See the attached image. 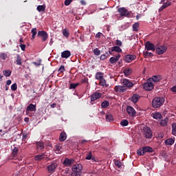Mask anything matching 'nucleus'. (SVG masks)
<instances>
[{"instance_id": "4", "label": "nucleus", "mask_w": 176, "mask_h": 176, "mask_svg": "<svg viewBox=\"0 0 176 176\" xmlns=\"http://www.w3.org/2000/svg\"><path fill=\"white\" fill-rule=\"evenodd\" d=\"M142 133H143V135L144 136V138H147V139L152 138V137L153 135V133L152 132V130L151 129V128H149L148 126L143 127Z\"/></svg>"}, {"instance_id": "2", "label": "nucleus", "mask_w": 176, "mask_h": 176, "mask_svg": "<svg viewBox=\"0 0 176 176\" xmlns=\"http://www.w3.org/2000/svg\"><path fill=\"white\" fill-rule=\"evenodd\" d=\"M72 176H82V170L83 166L80 164H77L72 167Z\"/></svg>"}, {"instance_id": "28", "label": "nucleus", "mask_w": 176, "mask_h": 176, "mask_svg": "<svg viewBox=\"0 0 176 176\" xmlns=\"http://www.w3.org/2000/svg\"><path fill=\"white\" fill-rule=\"evenodd\" d=\"M131 72H133V70L130 68H126V69H124V74L125 76H129L131 75Z\"/></svg>"}, {"instance_id": "47", "label": "nucleus", "mask_w": 176, "mask_h": 176, "mask_svg": "<svg viewBox=\"0 0 176 176\" xmlns=\"http://www.w3.org/2000/svg\"><path fill=\"white\" fill-rule=\"evenodd\" d=\"M115 91L117 93H122V89H121V86L120 85H117L114 88Z\"/></svg>"}, {"instance_id": "30", "label": "nucleus", "mask_w": 176, "mask_h": 176, "mask_svg": "<svg viewBox=\"0 0 176 176\" xmlns=\"http://www.w3.org/2000/svg\"><path fill=\"white\" fill-rule=\"evenodd\" d=\"M143 54L145 58H148V57H153V54L152 52H148V51H144Z\"/></svg>"}, {"instance_id": "61", "label": "nucleus", "mask_w": 176, "mask_h": 176, "mask_svg": "<svg viewBox=\"0 0 176 176\" xmlns=\"http://www.w3.org/2000/svg\"><path fill=\"white\" fill-rule=\"evenodd\" d=\"M105 58H107V55L105 54H102L100 56V60H105Z\"/></svg>"}, {"instance_id": "8", "label": "nucleus", "mask_w": 176, "mask_h": 176, "mask_svg": "<svg viewBox=\"0 0 176 176\" xmlns=\"http://www.w3.org/2000/svg\"><path fill=\"white\" fill-rule=\"evenodd\" d=\"M143 89L144 90H146L147 91H151V90H153V83L147 82L143 85Z\"/></svg>"}, {"instance_id": "41", "label": "nucleus", "mask_w": 176, "mask_h": 176, "mask_svg": "<svg viewBox=\"0 0 176 176\" xmlns=\"http://www.w3.org/2000/svg\"><path fill=\"white\" fill-rule=\"evenodd\" d=\"M45 9H46V6H38L37 7L38 12H45Z\"/></svg>"}, {"instance_id": "1", "label": "nucleus", "mask_w": 176, "mask_h": 176, "mask_svg": "<svg viewBox=\"0 0 176 176\" xmlns=\"http://www.w3.org/2000/svg\"><path fill=\"white\" fill-rule=\"evenodd\" d=\"M117 11L119 12L120 19H122V17H127L128 19H130L133 16V12L129 11L124 7L119 8Z\"/></svg>"}, {"instance_id": "54", "label": "nucleus", "mask_w": 176, "mask_h": 176, "mask_svg": "<svg viewBox=\"0 0 176 176\" xmlns=\"http://www.w3.org/2000/svg\"><path fill=\"white\" fill-rule=\"evenodd\" d=\"M72 2V0H65L64 3L65 6H69Z\"/></svg>"}, {"instance_id": "6", "label": "nucleus", "mask_w": 176, "mask_h": 176, "mask_svg": "<svg viewBox=\"0 0 176 176\" xmlns=\"http://www.w3.org/2000/svg\"><path fill=\"white\" fill-rule=\"evenodd\" d=\"M47 168L49 173L53 174V173H54V171H56V169L57 168V163L52 162L51 164L47 166Z\"/></svg>"}, {"instance_id": "59", "label": "nucleus", "mask_w": 176, "mask_h": 176, "mask_svg": "<svg viewBox=\"0 0 176 176\" xmlns=\"http://www.w3.org/2000/svg\"><path fill=\"white\" fill-rule=\"evenodd\" d=\"M19 46H20L21 50H23V52H24L25 50V45L20 44Z\"/></svg>"}, {"instance_id": "13", "label": "nucleus", "mask_w": 176, "mask_h": 176, "mask_svg": "<svg viewBox=\"0 0 176 176\" xmlns=\"http://www.w3.org/2000/svg\"><path fill=\"white\" fill-rule=\"evenodd\" d=\"M36 111V105L33 104H30L26 109V113L28 112H35Z\"/></svg>"}, {"instance_id": "34", "label": "nucleus", "mask_w": 176, "mask_h": 176, "mask_svg": "<svg viewBox=\"0 0 176 176\" xmlns=\"http://www.w3.org/2000/svg\"><path fill=\"white\" fill-rule=\"evenodd\" d=\"M62 33L63 36H65V38H68V36H69V31H68L67 29H63L62 30Z\"/></svg>"}, {"instance_id": "58", "label": "nucleus", "mask_w": 176, "mask_h": 176, "mask_svg": "<svg viewBox=\"0 0 176 176\" xmlns=\"http://www.w3.org/2000/svg\"><path fill=\"white\" fill-rule=\"evenodd\" d=\"M41 60H39V61L38 63L36 62H33L32 64H34V65H36V67H39V65H41Z\"/></svg>"}, {"instance_id": "43", "label": "nucleus", "mask_w": 176, "mask_h": 176, "mask_svg": "<svg viewBox=\"0 0 176 176\" xmlns=\"http://www.w3.org/2000/svg\"><path fill=\"white\" fill-rule=\"evenodd\" d=\"M32 35V39H35V36H36L37 32H36V28H33L32 29L31 31Z\"/></svg>"}, {"instance_id": "5", "label": "nucleus", "mask_w": 176, "mask_h": 176, "mask_svg": "<svg viewBox=\"0 0 176 176\" xmlns=\"http://www.w3.org/2000/svg\"><path fill=\"white\" fill-rule=\"evenodd\" d=\"M37 36H39L40 38H41V41L43 42H46L48 38L47 32L45 31H38L37 34Z\"/></svg>"}, {"instance_id": "60", "label": "nucleus", "mask_w": 176, "mask_h": 176, "mask_svg": "<svg viewBox=\"0 0 176 176\" xmlns=\"http://www.w3.org/2000/svg\"><path fill=\"white\" fill-rule=\"evenodd\" d=\"M101 35H102V33H101V32H98V33L96 34V38H101Z\"/></svg>"}, {"instance_id": "42", "label": "nucleus", "mask_w": 176, "mask_h": 176, "mask_svg": "<svg viewBox=\"0 0 176 176\" xmlns=\"http://www.w3.org/2000/svg\"><path fill=\"white\" fill-rule=\"evenodd\" d=\"M127 28H129V24H127V23H124L123 25L120 26V31H123L124 30H127Z\"/></svg>"}, {"instance_id": "26", "label": "nucleus", "mask_w": 176, "mask_h": 176, "mask_svg": "<svg viewBox=\"0 0 176 176\" xmlns=\"http://www.w3.org/2000/svg\"><path fill=\"white\" fill-rule=\"evenodd\" d=\"M45 158V154H41V155H37L34 156V160L36 162H40V160H42V159Z\"/></svg>"}, {"instance_id": "20", "label": "nucleus", "mask_w": 176, "mask_h": 176, "mask_svg": "<svg viewBox=\"0 0 176 176\" xmlns=\"http://www.w3.org/2000/svg\"><path fill=\"white\" fill-rule=\"evenodd\" d=\"M171 5L170 1H167L166 3H164L159 9V12H162L164 9H166V8L170 6Z\"/></svg>"}, {"instance_id": "46", "label": "nucleus", "mask_w": 176, "mask_h": 176, "mask_svg": "<svg viewBox=\"0 0 176 176\" xmlns=\"http://www.w3.org/2000/svg\"><path fill=\"white\" fill-rule=\"evenodd\" d=\"M137 154L138 155V156H142L143 155H145V152L144 151V148H142V149L138 150Z\"/></svg>"}, {"instance_id": "32", "label": "nucleus", "mask_w": 176, "mask_h": 176, "mask_svg": "<svg viewBox=\"0 0 176 176\" xmlns=\"http://www.w3.org/2000/svg\"><path fill=\"white\" fill-rule=\"evenodd\" d=\"M102 108H108L109 107V102L108 100H104L101 104Z\"/></svg>"}, {"instance_id": "36", "label": "nucleus", "mask_w": 176, "mask_h": 176, "mask_svg": "<svg viewBox=\"0 0 176 176\" xmlns=\"http://www.w3.org/2000/svg\"><path fill=\"white\" fill-rule=\"evenodd\" d=\"M114 164H115L116 166L118 167V168H122L123 167V164H122V162L119 160H116L114 162Z\"/></svg>"}, {"instance_id": "64", "label": "nucleus", "mask_w": 176, "mask_h": 176, "mask_svg": "<svg viewBox=\"0 0 176 176\" xmlns=\"http://www.w3.org/2000/svg\"><path fill=\"white\" fill-rule=\"evenodd\" d=\"M6 85L8 86L12 85V80H8L7 82H6Z\"/></svg>"}, {"instance_id": "21", "label": "nucleus", "mask_w": 176, "mask_h": 176, "mask_svg": "<svg viewBox=\"0 0 176 176\" xmlns=\"http://www.w3.org/2000/svg\"><path fill=\"white\" fill-rule=\"evenodd\" d=\"M66 140H67V133H65V132H61L59 137V141L63 142Z\"/></svg>"}, {"instance_id": "53", "label": "nucleus", "mask_w": 176, "mask_h": 176, "mask_svg": "<svg viewBox=\"0 0 176 176\" xmlns=\"http://www.w3.org/2000/svg\"><path fill=\"white\" fill-rule=\"evenodd\" d=\"M65 71V67L63 65H61L58 69V72H60V74H63V72H64Z\"/></svg>"}, {"instance_id": "9", "label": "nucleus", "mask_w": 176, "mask_h": 176, "mask_svg": "<svg viewBox=\"0 0 176 176\" xmlns=\"http://www.w3.org/2000/svg\"><path fill=\"white\" fill-rule=\"evenodd\" d=\"M145 49L147 51L151 50L152 52H155V45L148 41L145 44Z\"/></svg>"}, {"instance_id": "23", "label": "nucleus", "mask_w": 176, "mask_h": 176, "mask_svg": "<svg viewBox=\"0 0 176 176\" xmlns=\"http://www.w3.org/2000/svg\"><path fill=\"white\" fill-rule=\"evenodd\" d=\"M153 119H156L157 120H160L162 118V113L159 112H155L153 113Z\"/></svg>"}, {"instance_id": "57", "label": "nucleus", "mask_w": 176, "mask_h": 176, "mask_svg": "<svg viewBox=\"0 0 176 176\" xmlns=\"http://www.w3.org/2000/svg\"><path fill=\"white\" fill-rule=\"evenodd\" d=\"M127 90V88L123 85V86H121V93H124V91H126Z\"/></svg>"}, {"instance_id": "48", "label": "nucleus", "mask_w": 176, "mask_h": 176, "mask_svg": "<svg viewBox=\"0 0 176 176\" xmlns=\"http://www.w3.org/2000/svg\"><path fill=\"white\" fill-rule=\"evenodd\" d=\"M17 153H19V148H17L16 147H14L12 149V155H13V156H17Z\"/></svg>"}, {"instance_id": "14", "label": "nucleus", "mask_w": 176, "mask_h": 176, "mask_svg": "<svg viewBox=\"0 0 176 176\" xmlns=\"http://www.w3.org/2000/svg\"><path fill=\"white\" fill-rule=\"evenodd\" d=\"M126 112L129 113V115H130V116H135L136 115V112H135V109H134V108H133V107L131 106H129L126 108Z\"/></svg>"}, {"instance_id": "15", "label": "nucleus", "mask_w": 176, "mask_h": 176, "mask_svg": "<svg viewBox=\"0 0 176 176\" xmlns=\"http://www.w3.org/2000/svg\"><path fill=\"white\" fill-rule=\"evenodd\" d=\"M101 93L100 92H95L91 96V101H96V100H98V98H101Z\"/></svg>"}, {"instance_id": "63", "label": "nucleus", "mask_w": 176, "mask_h": 176, "mask_svg": "<svg viewBox=\"0 0 176 176\" xmlns=\"http://www.w3.org/2000/svg\"><path fill=\"white\" fill-rule=\"evenodd\" d=\"M141 17H142V14H139L136 16V20H140V19H141Z\"/></svg>"}, {"instance_id": "37", "label": "nucleus", "mask_w": 176, "mask_h": 176, "mask_svg": "<svg viewBox=\"0 0 176 176\" xmlns=\"http://www.w3.org/2000/svg\"><path fill=\"white\" fill-rule=\"evenodd\" d=\"M3 74L4 76L9 77L10 75H12V71L8 69V70H3Z\"/></svg>"}, {"instance_id": "22", "label": "nucleus", "mask_w": 176, "mask_h": 176, "mask_svg": "<svg viewBox=\"0 0 176 176\" xmlns=\"http://www.w3.org/2000/svg\"><path fill=\"white\" fill-rule=\"evenodd\" d=\"M95 78L97 80H101L102 79H104V74L102 72H97Z\"/></svg>"}, {"instance_id": "24", "label": "nucleus", "mask_w": 176, "mask_h": 176, "mask_svg": "<svg viewBox=\"0 0 176 176\" xmlns=\"http://www.w3.org/2000/svg\"><path fill=\"white\" fill-rule=\"evenodd\" d=\"M37 149H39L40 151H42L45 148V146L43 145V142H37L36 143Z\"/></svg>"}, {"instance_id": "29", "label": "nucleus", "mask_w": 176, "mask_h": 176, "mask_svg": "<svg viewBox=\"0 0 176 176\" xmlns=\"http://www.w3.org/2000/svg\"><path fill=\"white\" fill-rule=\"evenodd\" d=\"M111 52H116L117 53H122V50L119 46H114L111 47Z\"/></svg>"}, {"instance_id": "31", "label": "nucleus", "mask_w": 176, "mask_h": 176, "mask_svg": "<svg viewBox=\"0 0 176 176\" xmlns=\"http://www.w3.org/2000/svg\"><path fill=\"white\" fill-rule=\"evenodd\" d=\"M175 142V140L173 138H169V139H167L166 141H165V144L166 145H173Z\"/></svg>"}, {"instance_id": "16", "label": "nucleus", "mask_w": 176, "mask_h": 176, "mask_svg": "<svg viewBox=\"0 0 176 176\" xmlns=\"http://www.w3.org/2000/svg\"><path fill=\"white\" fill-rule=\"evenodd\" d=\"M62 58H69L71 57V51L65 50L61 52Z\"/></svg>"}, {"instance_id": "25", "label": "nucleus", "mask_w": 176, "mask_h": 176, "mask_svg": "<svg viewBox=\"0 0 176 176\" xmlns=\"http://www.w3.org/2000/svg\"><path fill=\"white\" fill-rule=\"evenodd\" d=\"M142 148H143V151H144V153H146V152H148L149 153L153 152V148H152V147L144 146V147H142Z\"/></svg>"}, {"instance_id": "51", "label": "nucleus", "mask_w": 176, "mask_h": 176, "mask_svg": "<svg viewBox=\"0 0 176 176\" xmlns=\"http://www.w3.org/2000/svg\"><path fill=\"white\" fill-rule=\"evenodd\" d=\"M11 90H12V91H16V90H17V84L16 83H14L12 85Z\"/></svg>"}, {"instance_id": "11", "label": "nucleus", "mask_w": 176, "mask_h": 176, "mask_svg": "<svg viewBox=\"0 0 176 176\" xmlns=\"http://www.w3.org/2000/svg\"><path fill=\"white\" fill-rule=\"evenodd\" d=\"M120 57H122V56L120 54H118L115 56L111 57L109 58L110 64H115V63H116L117 61H119V60L120 59Z\"/></svg>"}, {"instance_id": "55", "label": "nucleus", "mask_w": 176, "mask_h": 176, "mask_svg": "<svg viewBox=\"0 0 176 176\" xmlns=\"http://www.w3.org/2000/svg\"><path fill=\"white\" fill-rule=\"evenodd\" d=\"M77 86H78V84L76 83L70 84L69 89H76Z\"/></svg>"}, {"instance_id": "10", "label": "nucleus", "mask_w": 176, "mask_h": 176, "mask_svg": "<svg viewBox=\"0 0 176 176\" xmlns=\"http://www.w3.org/2000/svg\"><path fill=\"white\" fill-rule=\"evenodd\" d=\"M136 58L137 56H135V55L128 54L124 56V61H126V63H131V61H134Z\"/></svg>"}, {"instance_id": "45", "label": "nucleus", "mask_w": 176, "mask_h": 176, "mask_svg": "<svg viewBox=\"0 0 176 176\" xmlns=\"http://www.w3.org/2000/svg\"><path fill=\"white\" fill-rule=\"evenodd\" d=\"M120 124L122 126H129V121L127 120H122L120 122Z\"/></svg>"}, {"instance_id": "56", "label": "nucleus", "mask_w": 176, "mask_h": 176, "mask_svg": "<svg viewBox=\"0 0 176 176\" xmlns=\"http://www.w3.org/2000/svg\"><path fill=\"white\" fill-rule=\"evenodd\" d=\"M116 45H117V46H122V43L120 40H116Z\"/></svg>"}, {"instance_id": "39", "label": "nucleus", "mask_w": 176, "mask_h": 176, "mask_svg": "<svg viewBox=\"0 0 176 176\" xmlns=\"http://www.w3.org/2000/svg\"><path fill=\"white\" fill-rule=\"evenodd\" d=\"M16 63L17 65H21V57H20V54L16 55Z\"/></svg>"}, {"instance_id": "27", "label": "nucleus", "mask_w": 176, "mask_h": 176, "mask_svg": "<svg viewBox=\"0 0 176 176\" xmlns=\"http://www.w3.org/2000/svg\"><path fill=\"white\" fill-rule=\"evenodd\" d=\"M106 120H107V122L113 121V116H112V114L108 113L107 114H106Z\"/></svg>"}, {"instance_id": "18", "label": "nucleus", "mask_w": 176, "mask_h": 176, "mask_svg": "<svg viewBox=\"0 0 176 176\" xmlns=\"http://www.w3.org/2000/svg\"><path fill=\"white\" fill-rule=\"evenodd\" d=\"M74 160H69L68 158H66L63 162V164L66 167H69L71 165L74 164Z\"/></svg>"}, {"instance_id": "17", "label": "nucleus", "mask_w": 176, "mask_h": 176, "mask_svg": "<svg viewBox=\"0 0 176 176\" xmlns=\"http://www.w3.org/2000/svg\"><path fill=\"white\" fill-rule=\"evenodd\" d=\"M140 95L137 94H134L131 98V100L132 101V102H133V104H136V102H138V100H140Z\"/></svg>"}, {"instance_id": "7", "label": "nucleus", "mask_w": 176, "mask_h": 176, "mask_svg": "<svg viewBox=\"0 0 176 176\" xmlns=\"http://www.w3.org/2000/svg\"><path fill=\"white\" fill-rule=\"evenodd\" d=\"M166 52H167V47L164 45H161L156 48V52L159 55L163 54L164 53H166Z\"/></svg>"}, {"instance_id": "19", "label": "nucleus", "mask_w": 176, "mask_h": 176, "mask_svg": "<svg viewBox=\"0 0 176 176\" xmlns=\"http://www.w3.org/2000/svg\"><path fill=\"white\" fill-rule=\"evenodd\" d=\"M54 151L56 153H63V147H61V145L60 144H56L55 145Z\"/></svg>"}, {"instance_id": "52", "label": "nucleus", "mask_w": 176, "mask_h": 176, "mask_svg": "<svg viewBox=\"0 0 176 176\" xmlns=\"http://www.w3.org/2000/svg\"><path fill=\"white\" fill-rule=\"evenodd\" d=\"M93 156L91 155V152H89L87 154V156L85 157L86 160H91V157Z\"/></svg>"}, {"instance_id": "33", "label": "nucleus", "mask_w": 176, "mask_h": 176, "mask_svg": "<svg viewBox=\"0 0 176 176\" xmlns=\"http://www.w3.org/2000/svg\"><path fill=\"white\" fill-rule=\"evenodd\" d=\"M162 80V77L160 76H153L152 77V80L153 82H160Z\"/></svg>"}, {"instance_id": "40", "label": "nucleus", "mask_w": 176, "mask_h": 176, "mask_svg": "<svg viewBox=\"0 0 176 176\" xmlns=\"http://www.w3.org/2000/svg\"><path fill=\"white\" fill-rule=\"evenodd\" d=\"M167 123H168V118H165L160 122V124L163 126H167Z\"/></svg>"}, {"instance_id": "50", "label": "nucleus", "mask_w": 176, "mask_h": 176, "mask_svg": "<svg viewBox=\"0 0 176 176\" xmlns=\"http://www.w3.org/2000/svg\"><path fill=\"white\" fill-rule=\"evenodd\" d=\"M0 58L1 60H6V58H8V55L5 53H2V54H0Z\"/></svg>"}, {"instance_id": "38", "label": "nucleus", "mask_w": 176, "mask_h": 176, "mask_svg": "<svg viewBox=\"0 0 176 176\" xmlns=\"http://www.w3.org/2000/svg\"><path fill=\"white\" fill-rule=\"evenodd\" d=\"M100 86H102L103 87H108V85H107V81L105 79L102 78V80H100Z\"/></svg>"}, {"instance_id": "35", "label": "nucleus", "mask_w": 176, "mask_h": 176, "mask_svg": "<svg viewBox=\"0 0 176 176\" xmlns=\"http://www.w3.org/2000/svg\"><path fill=\"white\" fill-rule=\"evenodd\" d=\"M138 28H140V23H135L133 25V31H135V32H137L138 31Z\"/></svg>"}, {"instance_id": "62", "label": "nucleus", "mask_w": 176, "mask_h": 176, "mask_svg": "<svg viewBox=\"0 0 176 176\" xmlns=\"http://www.w3.org/2000/svg\"><path fill=\"white\" fill-rule=\"evenodd\" d=\"M171 91H173V93H176V85L171 88Z\"/></svg>"}, {"instance_id": "3", "label": "nucleus", "mask_w": 176, "mask_h": 176, "mask_svg": "<svg viewBox=\"0 0 176 176\" xmlns=\"http://www.w3.org/2000/svg\"><path fill=\"white\" fill-rule=\"evenodd\" d=\"M165 101L166 99L163 97H156L152 101V106L153 108H160Z\"/></svg>"}, {"instance_id": "49", "label": "nucleus", "mask_w": 176, "mask_h": 176, "mask_svg": "<svg viewBox=\"0 0 176 176\" xmlns=\"http://www.w3.org/2000/svg\"><path fill=\"white\" fill-rule=\"evenodd\" d=\"M94 54H95V56H100L101 54V51H100L98 48H96L94 50Z\"/></svg>"}, {"instance_id": "12", "label": "nucleus", "mask_w": 176, "mask_h": 176, "mask_svg": "<svg viewBox=\"0 0 176 176\" xmlns=\"http://www.w3.org/2000/svg\"><path fill=\"white\" fill-rule=\"evenodd\" d=\"M122 83L126 89H130V88L133 87V86H134V84H133L132 82H131L130 80H129L127 79H124L122 80Z\"/></svg>"}, {"instance_id": "44", "label": "nucleus", "mask_w": 176, "mask_h": 176, "mask_svg": "<svg viewBox=\"0 0 176 176\" xmlns=\"http://www.w3.org/2000/svg\"><path fill=\"white\" fill-rule=\"evenodd\" d=\"M172 134L176 135V123L172 124Z\"/></svg>"}]
</instances>
